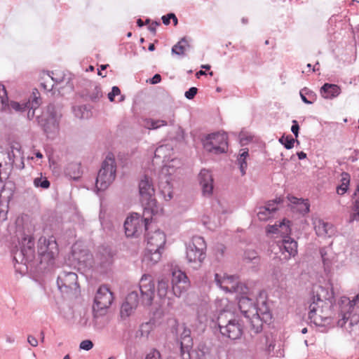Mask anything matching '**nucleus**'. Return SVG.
<instances>
[{
  "label": "nucleus",
  "mask_w": 359,
  "mask_h": 359,
  "mask_svg": "<svg viewBox=\"0 0 359 359\" xmlns=\"http://www.w3.org/2000/svg\"><path fill=\"white\" fill-rule=\"evenodd\" d=\"M172 16H174V13H169L165 15H163L161 18L163 23L165 25H168L170 23V20H172Z\"/></svg>",
  "instance_id": "nucleus-53"
},
{
  "label": "nucleus",
  "mask_w": 359,
  "mask_h": 359,
  "mask_svg": "<svg viewBox=\"0 0 359 359\" xmlns=\"http://www.w3.org/2000/svg\"><path fill=\"white\" fill-rule=\"evenodd\" d=\"M249 157V149L248 148L241 149L237 156L236 162L239 166L241 175H245L248 168L247 158Z\"/></svg>",
  "instance_id": "nucleus-29"
},
{
  "label": "nucleus",
  "mask_w": 359,
  "mask_h": 359,
  "mask_svg": "<svg viewBox=\"0 0 359 359\" xmlns=\"http://www.w3.org/2000/svg\"><path fill=\"white\" fill-rule=\"evenodd\" d=\"M252 316V318L250 319L251 330L255 334H259L263 330V323H264V321L262 320V318L257 316H255L254 314Z\"/></svg>",
  "instance_id": "nucleus-33"
},
{
  "label": "nucleus",
  "mask_w": 359,
  "mask_h": 359,
  "mask_svg": "<svg viewBox=\"0 0 359 359\" xmlns=\"http://www.w3.org/2000/svg\"><path fill=\"white\" fill-rule=\"evenodd\" d=\"M147 245L144 255L143 262L156 264L161 257L162 250L165 243V234L160 229L153 232L147 231L145 234Z\"/></svg>",
  "instance_id": "nucleus-4"
},
{
  "label": "nucleus",
  "mask_w": 359,
  "mask_h": 359,
  "mask_svg": "<svg viewBox=\"0 0 359 359\" xmlns=\"http://www.w3.org/2000/svg\"><path fill=\"white\" fill-rule=\"evenodd\" d=\"M237 275H228L224 273L222 277L218 273L215 274L216 285L225 292L230 293L246 294L249 291L247 285L238 280Z\"/></svg>",
  "instance_id": "nucleus-10"
},
{
  "label": "nucleus",
  "mask_w": 359,
  "mask_h": 359,
  "mask_svg": "<svg viewBox=\"0 0 359 359\" xmlns=\"http://www.w3.org/2000/svg\"><path fill=\"white\" fill-rule=\"evenodd\" d=\"M341 93L339 86L334 83H325L320 88V95L326 100H332Z\"/></svg>",
  "instance_id": "nucleus-21"
},
{
  "label": "nucleus",
  "mask_w": 359,
  "mask_h": 359,
  "mask_svg": "<svg viewBox=\"0 0 359 359\" xmlns=\"http://www.w3.org/2000/svg\"><path fill=\"white\" fill-rule=\"evenodd\" d=\"M217 330L222 337L236 340L240 339L243 334L244 323L243 320L237 317L226 319V315L220 313L217 318L215 332Z\"/></svg>",
  "instance_id": "nucleus-6"
},
{
  "label": "nucleus",
  "mask_w": 359,
  "mask_h": 359,
  "mask_svg": "<svg viewBox=\"0 0 359 359\" xmlns=\"http://www.w3.org/2000/svg\"><path fill=\"white\" fill-rule=\"evenodd\" d=\"M161 25L160 22L158 21H154L152 22V24L151 25H149L148 27V29L154 34H156V26H159Z\"/></svg>",
  "instance_id": "nucleus-57"
},
{
  "label": "nucleus",
  "mask_w": 359,
  "mask_h": 359,
  "mask_svg": "<svg viewBox=\"0 0 359 359\" xmlns=\"http://www.w3.org/2000/svg\"><path fill=\"white\" fill-rule=\"evenodd\" d=\"M116 164L114 157L107 155L102 163L95 180L97 191H103L113 182L116 177Z\"/></svg>",
  "instance_id": "nucleus-8"
},
{
  "label": "nucleus",
  "mask_w": 359,
  "mask_h": 359,
  "mask_svg": "<svg viewBox=\"0 0 359 359\" xmlns=\"http://www.w3.org/2000/svg\"><path fill=\"white\" fill-rule=\"evenodd\" d=\"M6 106H8L16 112H25L30 107V100L22 103L11 100L10 102H8V104Z\"/></svg>",
  "instance_id": "nucleus-32"
},
{
  "label": "nucleus",
  "mask_w": 359,
  "mask_h": 359,
  "mask_svg": "<svg viewBox=\"0 0 359 359\" xmlns=\"http://www.w3.org/2000/svg\"><path fill=\"white\" fill-rule=\"evenodd\" d=\"M354 221L358 222V217L355 215V212H353V213H351L350 215V217H349V219H348V223H350V224L353 223Z\"/></svg>",
  "instance_id": "nucleus-63"
},
{
  "label": "nucleus",
  "mask_w": 359,
  "mask_h": 359,
  "mask_svg": "<svg viewBox=\"0 0 359 359\" xmlns=\"http://www.w3.org/2000/svg\"><path fill=\"white\" fill-rule=\"evenodd\" d=\"M299 95L301 97V99L302 102L306 104H312L313 103L311 102V100H309V99L307 98L306 94H303L302 89L299 91Z\"/></svg>",
  "instance_id": "nucleus-59"
},
{
  "label": "nucleus",
  "mask_w": 359,
  "mask_h": 359,
  "mask_svg": "<svg viewBox=\"0 0 359 359\" xmlns=\"http://www.w3.org/2000/svg\"><path fill=\"white\" fill-rule=\"evenodd\" d=\"M271 338L272 336L271 334H266L264 335V344L269 353L273 351L275 347V344Z\"/></svg>",
  "instance_id": "nucleus-42"
},
{
  "label": "nucleus",
  "mask_w": 359,
  "mask_h": 359,
  "mask_svg": "<svg viewBox=\"0 0 359 359\" xmlns=\"http://www.w3.org/2000/svg\"><path fill=\"white\" fill-rule=\"evenodd\" d=\"M187 337H191V330L185 327L181 334V339Z\"/></svg>",
  "instance_id": "nucleus-62"
},
{
  "label": "nucleus",
  "mask_w": 359,
  "mask_h": 359,
  "mask_svg": "<svg viewBox=\"0 0 359 359\" xmlns=\"http://www.w3.org/2000/svg\"><path fill=\"white\" fill-rule=\"evenodd\" d=\"M62 104L60 102L53 101L47 105L46 111L43 113L60 122L62 117Z\"/></svg>",
  "instance_id": "nucleus-25"
},
{
  "label": "nucleus",
  "mask_w": 359,
  "mask_h": 359,
  "mask_svg": "<svg viewBox=\"0 0 359 359\" xmlns=\"http://www.w3.org/2000/svg\"><path fill=\"white\" fill-rule=\"evenodd\" d=\"M351 208L353 212H355V215L358 216L359 222V198H356L353 201Z\"/></svg>",
  "instance_id": "nucleus-54"
},
{
  "label": "nucleus",
  "mask_w": 359,
  "mask_h": 359,
  "mask_svg": "<svg viewBox=\"0 0 359 359\" xmlns=\"http://www.w3.org/2000/svg\"><path fill=\"white\" fill-rule=\"evenodd\" d=\"M27 341L32 346H36L38 345L37 339L32 335H29L27 337Z\"/></svg>",
  "instance_id": "nucleus-58"
},
{
  "label": "nucleus",
  "mask_w": 359,
  "mask_h": 359,
  "mask_svg": "<svg viewBox=\"0 0 359 359\" xmlns=\"http://www.w3.org/2000/svg\"><path fill=\"white\" fill-rule=\"evenodd\" d=\"M198 88L196 87H191L184 93V96L188 100H193L198 93Z\"/></svg>",
  "instance_id": "nucleus-46"
},
{
  "label": "nucleus",
  "mask_w": 359,
  "mask_h": 359,
  "mask_svg": "<svg viewBox=\"0 0 359 359\" xmlns=\"http://www.w3.org/2000/svg\"><path fill=\"white\" fill-rule=\"evenodd\" d=\"M33 97L32 100H30V107L37 109L41 104V97L39 96H36V93L33 92L32 93Z\"/></svg>",
  "instance_id": "nucleus-47"
},
{
  "label": "nucleus",
  "mask_w": 359,
  "mask_h": 359,
  "mask_svg": "<svg viewBox=\"0 0 359 359\" xmlns=\"http://www.w3.org/2000/svg\"><path fill=\"white\" fill-rule=\"evenodd\" d=\"M206 245L204 239L201 236L194 237L192 241L187 246V259L189 262H198L199 265L205 257V250Z\"/></svg>",
  "instance_id": "nucleus-13"
},
{
  "label": "nucleus",
  "mask_w": 359,
  "mask_h": 359,
  "mask_svg": "<svg viewBox=\"0 0 359 359\" xmlns=\"http://www.w3.org/2000/svg\"><path fill=\"white\" fill-rule=\"evenodd\" d=\"M34 185L36 188H41L43 189H47L50 186V181L46 178L42 176L39 177H36L34 180Z\"/></svg>",
  "instance_id": "nucleus-37"
},
{
  "label": "nucleus",
  "mask_w": 359,
  "mask_h": 359,
  "mask_svg": "<svg viewBox=\"0 0 359 359\" xmlns=\"http://www.w3.org/2000/svg\"><path fill=\"white\" fill-rule=\"evenodd\" d=\"M332 228V225L328 222H325L323 221H319V224L316 229V233L318 235L323 234H329V231Z\"/></svg>",
  "instance_id": "nucleus-38"
},
{
  "label": "nucleus",
  "mask_w": 359,
  "mask_h": 359,
  "mask_svg": "<svg viewBox=\"0 0 359 359\" xmlns=\"http://www.w3.org/2000/svg\"><path fill=\"white\" fill-rule=\"evenodd\" d=\"M99 256L101 267L107 269L114 262L115 252L109 246H102L99 251Z\"/></svg>",
  "instance_id": "nucleus-22"
},
{
  "label": "nucleus",
  "mask_w": 359,
  "mask_h": 359,
  "mask_svg": "<svg viewBox=\"0 0 359 359\" xmlns=\"http://www.w3.org/2000/svg\"><path fill=\"white\" fill-rule=\"evenodd\" d=\"M57 285L62 292L71 293L79 288L77 274L74 272L62 271L57 278Z\"/></svg>",
  "instance_id": "nucleus-14"
},
{
  "label": "nucleus",
  "mask_w": 359,
  "mask_h": 359,
  "mask_svg": "<svg viewBox=\"0 0 359 359\" xmlns=\"http://www.w3.org/2000/svg\"><path fill=\"white\" fill-rule=\"evenodd\" d=\"M283 203V198H281V197H278V198H276V199L274 200H272V205H273V207H276V205L278 204H280Z\"/></svg>",
  "instance_id": "nucleus-64"
},
{
  "label": "nucleus",
  "mask_w": 359,
  "mask_h": 359,
  "mask_svg": "<svg viewBox=\"0 0 359 359\" xmlns=\"http://www.w3.org/2000/svg\"><path fill=\"white\" fill-rule=\"evenodd\" d=\"M291 126V131L294 135V137L297 139L299 133V125L297 120H292Z\"/></svg>",
  "instance_id": "nucleus-49"
},
{
  "label": "nucleus",
  "mask_w": 359,
  "mask_h": 359,
  "mask_svg": "<svg viewBox=\"0 0 359 359\" xmlns=\"http://www.w3.org/2000/svg\"><path fill=\"white\" fill-rule=\"evenodd\" d=\"M145 359H161V353L158 350L154 348L146 355Z\"/></svg>",
  "instance_id": "nucleus-51"
},
{
  "label": "nucleus",
  "mask_w": 359,
  "mask_h": 359,
  "mask_svg": "<svg viewBox=\"0 0 359 359\" xmlns=\"http://www.w3.org/2000/svg\"><path fill=\"white\" fill-rule=\"evenodd\" d=\"M0 100L2 105L6 106L8 103V97L6 88L4 84L0 83Z\"/></svg>",
  "instance_id": "nucleus-41"
},
{
  "label": "nucleus",
  "mask_w": 359,
  "mask_h": 359,
  "mask_svg": "<svg viewBox=\"0 0 359 359\" xmlns=\"http://www.w3.org/2000/svg\"><path fill=\"white\" fill-rule=\"evenodd\" d=\"M281 243L278 245L280 250L283 254L287 253L285 259H288L291 257H294L297 254V242L290 235H283Z\"/></svg>",
  "instance_id": "nucleus-17"
},
{
  "label": "nucleus",
  "mask_w": 359,
  "mask_h": 359,
  "mask_svg": "<svg viewBox=\"0 0 359 359\" xmlns=\"http://www.w3.org/2000/svg\"><path fill=\"white\" fill-rule=\"evenodd\" d=\"M139 290L141 294L140 298L137 291H132L126 296L124 302L135 307L137 306L140 302L144 306L151 305L155 292L154 282L148 280L147 276L143 275L140 280Z\"/></svg>",
  "instance_id": "nucleus-5"
},
{
  "label": "nucleus",
  "mask_w": 359,
  "mask_h": 359,
  "mask_svg": "<svg viewBox=\"0 0 359 359\" xmlns=\"http://www.w3.org/2000/svg\"><path fill=\"white\" fill-rule=\"evenodd\" d=\"M246 294H241V297L238 299V307L241 312L243 314L245 318H250V314L255 311L256 306V302L255 300L249 297Z\"/></svg>",
  "instance_id": "nucleus-19"
},
{
  "label": "nucleus",
  "mask_w": 359,
  "mask_h": 359,
  "mask_svg": "<svg viewBox=\"0 0 359 359\" xmlns=\"http://www.w3.org/2000/svg\"><path fill=\"white\" fill-rule=\"evenodd\" d=\"M252 314L262 318L265 323L270 322L272 318V314L266 301H263L261 304L256 303L255 311Z\"/></svg>",
  "instance_id": "nucleus-23"
},
{
  "label": "nucleus",
  "mask_w": 359,
  "mask_h": 359,
  "mask_svg": "<svg viewBox=\"0 0 359 359\" xmlns=\"http://www.w3.org/2000/svg\"><path fill=\"white\" fill-rule=\"evenodd\" d=\"M288 201L297 205V211L300 214L304 215L310 211V203L308 199H304L302 198H297L294 196L289 195L287 196Z\"/></svg>",
  "instance_id": "nucleus-24"
},
{
  "label": "nucleus",
  "mask_w": 359,
  "mask_h": 359,
  "mask_svg": "<svg viewBox=\"0 0 359 359\" xmlns=\"http://www.w3.org/2000/svg\"><path fill=\"white\" fill-rule=\"evenodd\" d=\"M140 201L144 208L143 215H155L158 212L157 201L154 197L155 189L152 180L147 175L139 182Z\"/></svg>",
  "instance_id": "nucleus-7"
},
{
  "label": "nucleus",
  "mask_w": 359,
  "mask_h": 359,
  "mask_svg": "<svg viewBox=\"0 0 359 359\" xmlns=\"http://www.w3.org/2000/svg\"><path fill=\"white\" fill-rule=\"evenodd\" d=\"M239 143L241 147L248 145L253 140V136L248 132L241 130L238 135Z\"/></svg>",
  "instance_id": "nucleus-36"
},
{
  "label": "nucleus",
  "mask_w": 359,
  "mask_h": 359,
  "mask_svg": "<svg viewBox=\"0 0 359 359\" xmlns=\"http://www.w3.org/2000/svg\"><path fill=\"white\" fill-rule=\"evenodd\" d=\"M341 184H346L350 186L351 175L346 172H342L341 174Z\"/></svg>",
  "instance_id": "nucleus-50"
},
{
  "label": "nucleus",
  "mask_w": 359,
  "mask_h": 359,
  "mask_svg": "<svg viewBox=\"0 0 359 359\" xmlns=\"http://www.w3.org/2000/svg\"><path fill=\"white\" fill-rule=\"evenodd\" d=\"M193 347V339L191 337L182 339L180 341V355L182 359H191L190 351Z\"/></svg>",
  "instance_id": "nucleus-28"
},
{
  "label": "nucleus",
  "mask_w": 359,
  "mask_h": 359,
  "mask_svg": "<svg viewBox=\"0 0 359 359\" xmlns=\"http://www.w3.org/2000/svg\"><path fill=\"white\" fill-rule=\"evenodd\" d=\"M292 222L286 218L283 219L279 224H275L273 225H268L266 229V231L267 233H281V236L283 235H290L291 234V228L290 224Z\"/></svg>",
  "instance_id": "nucleus-20"
},
{
  "label": "nucleus",
  "mask_w": 359,
  "mask_h": 359,
  "mask_svg": "<svg viewBox=\"0 0 359 359\" xmlns=\"http://www.w3.org/2000/svg\"><path fill=\"white\" fill-rule=\"evenodd\" d=\"M157 295L160 299H163L168 296V299H171L170 295L172 294V290L170 289L169 280L163 278L158 282Z\"/></svg>",
  "instance_id": "nucleus-26"
},
{
  "label": "nucleus",
  "mask_w": 359,
  "mask_h": 359,
  "mask_svg": "<svg viewBox=\"0 0 359 359\" xmlns=\"http://www.w3.org/2000/svg\"><path fill=\"white\" fill-rule=\"evenodd\" d=\"M113 300V293L109 288L105 285L100 286L95 294L93 306V310L95 313L94 318H97V313L100 316L104 315L106 310L111 306Z\"/></svg>",
  "instance_id": "nucleus-12"
},
{
  "label": "nucleus",
  "mask_w": 359,
  "mask_h": 359,
  "mask_svg": "<svg viewBox=\"0 0 359 359\" xmlns=\"http://www.w3.org/2000/svg\"><path fill=\"white\" fill-rule=\"evenodd\" d=\"M146 217L140 218L136 216L128 217L124 222L123 227L126 236L128 238L138 237L144 230L148 231V226L152 219L151 215H147Z\"/></svg>",
  "instance_id": "nucleus-11"
},
{
  "label": "nucleus",
  "mask_w": 359,
  "mask_h": 359,
  "mask_svg": "<svg viewBox=\"0 0 359 359\" xmlns=\"http://www.w3.org/2000/svg\"><path fill=\"white\" fill-rule=\"evenodd\" d=\"M161 81V76L158 74H156L152 78L150 79L149 81L151 84H157Z\"/></svg>",
  "instance_id": "nucleus-56"
},
{
  "label": "nucleus",
  "mask_w": 359,
  "mask_h": 359,
  "mask_svg": "<svg viewBox=\"0 0 359 359\" xmlns=\"http://www.w3.org/2000/svg\"><path fill=\"white\" fill-rule=\"evenodd\" d=\"M65 172L66 175L69 176L74 181H78L82 175V170L80 163H69L67 166Z\"/></svg>",
  "instance_id": "nucleus-27"
},
{
  "label": "nucleus",
  "mask_w": 359,
  "mask_h": 359,
  "mask_svg": "<svg viewBox=\"0 0 359 359\" xmlns=\"http://www.w3.org/2000/svg\"><path fill=\"white\" fill-rule=\"evenodd\" d=\"M257 252L255 251H246L244 253V260L250 262L257 258Z\"/></svg>",
  "instance_id": "nucleus-48"
},
{
  "label": "nucleus",
  "mask_w": 359,
  "mask_h": 359,
  "mask_svg": "<svg viewBox=\"0 0 359 359\" xmlns=\"http://www.w3.org/2000/svg\"><path fill=\"white\" fill-rule=\"evenodd\" d=\"M277 207H268L267 208L263 206L259 207L257 212L258 219L261 221H266L271 217L273 213L277 211Z\"/></svg>",
  "instance_id": "nucleus-31"
},
{
  "label": "nucleus",
  "mask_w": 359,
  "mask_h": 359,
  "mask_svg": "<svg viewBox=\"0 0 359 359\" xmlns=\"http://www.w3.org/2000/svg\"><path fill=\"white\" fill-rule=\"evenodd\" d=\"M201 142L203 148L209 153L225 154L228 150V135L226 133L215 132L205 135Z\"/></svg>",
  "instance_id": "nucleus-9"
},
{
  "label": "nucleus",
  "mask_w": 359,
  "mask_h": 359,
  "mask_svg": "<svg viewBox=\"0 0 359 359\" xmlns=\"http://www.w3.org/2000/svg\"><path fill=\"white\" fill-rule=\"evenodd\" d=\"M8 205L5 206V209L0 208V220L5 221L7 219Z\"/></svg>",
  "instance_id": "nucleus-55"
},
{
  "label": "nucleus",
  "mask_w": 359,
  "mask_h": 359,
  "mask_svg": "<svg viewBox=\"0 0 359 359\" xmlns=\"http://www.w3.org/2000/svg\"><path fill=\"white\" fill-rule=\"evenodd\" d=\"M186 46H189V44L187 37L184 36L172 47L171 53L177 55H184Z\"/></svg>",
  "instance_id": "nucleus-30"
},
{
  "label": "nucleus",
  "mask_w": 359,
  "mask_h": 359,
  "mask_svg": "<svg viewBox=\"0 0 359 359\" xmlns=\"http://www.w3.org/2000/svg\"><path fill=\"white\" fill-rule=\"evenodd\" d=\"M38 124L40 126L44 133L48 135L55 133L59 128V121L53 117H50L43 113L36 117Z\"/></svg>",
  "instance_id": "nucleus-18"
},
{
  "label": "nucleus",
  "mask_w": 359,
  "mask_h": 359,
  "mask_svg": "<svg viewBox=\"0 0 359 359\" xmlns=\"http://www.w3.org/2000/svg\"><path fill=\"white\" fill-rule=\"evenodd\" d=\"M86 96L93 102H97L103 96L102 90L100 85H95L92 92H88Z\"/></svg>",
  "instance_id": "nucleus-35"
},
{
  "label": "nucleus",
  "mask_w": 359,
  "mask_h": 359,
  "mask_svg": "<svg viewBox=\"0 0 359 359\" xmlns=\"http://www.w3.org/2000/svg\"><path fill=\"white\" fill-rule=\"evenodd\" d=\"M190 286V282L187 274L180 271H174L172 273L171 290L172 294L180 297L184 294Z\"/></svg>",
  "instance_id": "nucleus-15"
},
{
  "label": "nucleus",
  "mask_w": 359,
  "mask_h": 359,
  "mask_svg": "<svg viewBox=\"0 0 359 359\" xmlns=\"http://www.w3.org/2000/svg\"><path fill=\"white\" fill-rule=\"evenodd\" d=\"M121 94L120 88L114 86L111 88V91L108 93L107 97L110 102H114L116 96L119 95Z\"/></svg>",
  "instance_id": "nucleus-44"
},
{
  "label": "nucleus",
  "mask_w": 359,
  "mask_h": 359,
  "mask_svg": "<svg viewBox=\"0 0 359 359\" xmlns=\"http://www.w3.org/2000/svg\"><path fill=\"white\" fill-rule=\"evenodd\" d=\"M93 342L90 339L82 341L79 344V348L85 351H90L93 348Z\"/></svg>",
  "instance_id": "nucleus-45"
},
{
  "label": "nucleus",
  "mask_w": 359,
  "mask_h": 359,
  "mask_svg": "<svg viewBox=\"0 0 359 359\" xmlns=\"http://www.w3.org/2000/svg\"><path fill=\"white\" fill-rule=\"evenodd\" d=\"M303 94H306V97L309 100H311V102L312 103H314L315 101L317 100V95L316 93L313 91L312 90L309 89L307 87H304L302 88Z\"/></svg>",
  "instance_id": "nucleus-43"
},
{
  "label": "nucleus",
  "mask_w": 359,
  "mask_h": 359,
  "mask_svg": "<svg viewBox=\"0 0 359 359\" xmlns=\"http://www.w3.org/2000/svg\"><path fill=\"white\" fill-rule=\"evenodd\" d=\"M278 141L286 149H292L295 142L297 144L299 143V140L296 137L294 138L291 135H283L279 138Z\"/></svg>",
  "instance_id": "nucleus-34"
},
{
  "label": "nucleus",
  "mask_w": 359,
  "mask_h": 359,
  "mask_svg": "<svg viewBox=\"0 0 359 359\" xmlns=\"http://www.w3.org/2000/svg\"><path fill=\"white\" fill-rule=\"evenodd\" d=\"M35 109L34 108H29L27 109V118L28 120H32L35 115Z\"/></svg>",
  "instance_id": "nucleus-61"
},
{
  "label": "nucleus",
  "mask_w": 359,
  "mask_h": 359,
  "mask_svg": "<svg viewBox=\"0 0 359 359\" xmlns=\"http://www.w3.org/2000/svg\"><path fill=\"white\" fill-rule=\"evenodd\" d=\"M198 180L203 196L208 198L211 197L214 189V179L210 170L205 168L201 169L198 175Z\"/></svg>",
  "instance_id": "nucleus-16"
},
{
  "label": "nucleus",
  "mask_w": 359,
  "mask_h": 359,
  "mask_svg": "<svg viewBox=\"0 0 359 359\" xmlns=\"http://www.w3.org/2000/svg\"><path fill=\"white\" fill-rule=\"evenodd\" d=\"M59 254V246L54 236H41L37 242V259L40 269L46 270L55 264Z\"/></svg>",
  "instance_id": "nucleus-3"
},
{
  "label": "nucleus",
  "mask_w": 359,
  "mask_h": 359,
  "mask_svg": "<svg viewBox=\"0 0 359 359\" xmlns=\"http://www.w3.org/2000/svg\"><path fill=\"white\" fill-rule=\"evenodd\" d=\"M335 302L332 284L328 287H314L311 292L309 318L316 326L330 325L334 316L333 308Z\"/></svg>",
  "instance_id": "nucleus-1"
},
{
  "label": "nucleus",
  "mask_w": 359,
  "mask_h": 359,
  "mask_svg": "<svg viewBox=\"0 0 359 359\" xmlns=\"http://www.w3.org/2000/svg\"><path fill=\"white\" fill-rule=\"evenodd\" d=\"M349 189V186L346 184H339L337 187V193L339 195H344Z\"/></svg>",
  "instance_id": "nucleus-52"
},
{
  "label": "nucleus",
  "mask_w": 359,
  "mask_h": 359,
  "mask_svg": "<svg viewBox=\"0 0 359 359\" xmlns=\"http://www.w3.org/2000/svg\"><path fill=\"white\" fill-rule=\"evenodd\" d=\"M16 272L23 273L28 270V266H32L36 259L34 238L31 235H24L19 246L11 250Z\"/></svg>",
  "instance_id": "nucleus-2"
},
{
  "label": "nucleus",
  "mask_w": 359,
  "mask_h": 359,
  "mask_svg": "<svg viewBox=\"0 0 359 359\" xmlns=\"http://www.w3.org/2000/svg\"><path fill=\"white\" fill-rule=\"evenodd\" d=\"M136 308L135 306H132L130 304L123 302L120 312L121 318H125L129 317Z\"/></svg>",
  "instance_id": "nucleus-39"
},
{
  "label": "nucleus",
  "mask_w": 359,
  "mask_h": 359,
  "mask_svg": "<svg viewBox=\"0 0 359 359\" xmlns=\"http://www.w3.org/2000/svg\"><path fill=\"white\" fill-rule=\"evenodd\" d=\"M320 254L324 264H327L328 259L326 258L327 252L325 248H321L320 250Z\"/></svg>",
  "instance_id": "nucleus-60"
},
{
  "label": "nucleus",
  "mask_w": 359,
  "mask_h": 359,
  "mask_svg": "<svg viewBox=\"0 0 359 359\" xmlns=\"http://www.w3.org/2000/svg\"><path fill=\"white\" fill-rule=\"evenodd\" d=\"M147 124H149V129H157L161 126H166L167 121L164 120H154L150 118L147 121Z\"/></svg>",
  "instance_id": "nucleus-40"
}]
</instances>
